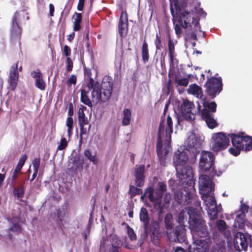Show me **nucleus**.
Wrapping results in <instances>:
<instances>
[{"instance_id":"1","label":"nucleus","mask_w":252,"mask_h":252,"mask_svg":"<svg viewBox=\"0 0 252 252\" xmlns=\"http://www.w3.org/2000/svg\"><path fill=\"white\" fill-rule=\"evenodd\" d=\"M189 150L185 147L181 146L176 152L173 157V162L175 165L177 176L180 182L187 186H184V193L182 189L178 190L175 194V200L180 204L186 205L188 204L191 200L194 192V182L193 181V170L191 167L184 166L189 159Z\"/></svg>"},{"instance_id":"2","label":"nucleus","mask_w":252,"mask_h":252,"mask_svg":"<svg viewBox=\"0 0 252 252\" xmlns=\"http://www.w3.org/2000/svg\"><path fill=\"white\" fill-rule=\"evenodd\" d=\"M112 85V80H110L108 78H104L101 84L103 90L102 93L99 83L95 82L92 78H90L87 85L84 87L81 91V100L82 102L89 106H92L91 100L88 96V94L91 89H93L92 99L94 103H97L100 101H105L108 100L111 95Z\"/></svg>"},{"instance_id":"3","label":"nucleus","mask_w":252,"mask_h":252,"mask_svg":"<svg viewBox=\"0 0 252 252\" xmlns=\"http://www.w3.org/2000/svg\"><path fill=\"white\" fill-rule=\"evenodd\" d=\"M172 132L173 121L172 118L168 115L166 121L161 122L158 129L157 153L162 164L165 159L166 155L171 150L170 142Z\"/></svg>"},{"instance_id":"4","label":"nucleus","mask_w":252,"mask_h":252,"mask_svg":"<svg viewBox=\"0 0 252 252\" xmlns=\"http://www.w3.org/2000/svg\"><path fill=\"white\" fill-rule=\"evenodd\" d=\"M170 9L174 22L178 21L184 28L190 27L195 31L199 30L198 19L196 18L192 13L186 10H181L177 7L174 8L172 5Z\"/></svg>"},{"instance_id":"5","label":"nucleus","mask_w":252,"mask_h":252,"mask_svg":"<svg viewBox=\"0 0 252 252\" xmlns=\"http://www.w3.org/2000/svg\"><path fill=\"white\" fill-rule=\"evenodd\" d=\"M172 216L170 214H167L164 219L168 239L170 241L173 242H178L179 243L185 242L186 236L185 226L181 224L176 227L175 231H172Z\"/></svg>"},{"instance_id":"6","label":"nucleus","mask_w":252,"mask_h":252,"mask_svg":"<svg viewBox=\"0 0 252 252\" xmlns=\"http://www.w3.org/2000/svg\"><path fill=\"white\" fill-rule=\"evenodd\" d=\"M251 242V235L248 233H238L234 240L228 241L227 252H241L242 250H246Z\"/></svg>"},{"instance_id":"7","label":"nucleus","mask_w":252,"mask_h":252,"mask_svg":"<svg viewBox=\"0 0 252 252\" xmlns=\"http://www.w3.org/2000/svg\"><path fill=\"white\" fill-rule=\"evenodd\" d=\"M200 211L195 218L194 216L191 215L190 220H189V228L193 238L195 236L204 237L207 236L208 233L205 221L200 217Z\"/></svg>"},{"instance_id":"8","label":"nucleus","mask_w":252,"mask_h":252,"mask_svg":"<svg viewBox=\"0 0 252 252\" xmlns=\"http://www.w3.org/2000/svg\"><path fill=\"white\" fill-rule=\"evenodd\" d=\"M166 186L164 183L159 182L156 190H154L151 187L147 188L145 189L144 195L141 196V199L144 200L145 197H148L154 204L155 207L160 208L162 194L166 190Z\"/></svg>"},{"instance_id":"9","label":"nucleus","mask_w":252,"mask_h":252,"mask_svg":"<svg viewBox=\"0 0 252 252\" xmlns=\"http://www.w3.org/2000/svg\"><path fill=\"white\" fill-rule=\"evenodd\" d=\"M229 144L228 135L223 132H219L212 134L209 146L213 151L218 152L226 149Z\"/></svg>"},{"instance_id":"10","label":"nucleus","mask_w":252,"mask_h":252,"mask_svg":"<svg viewBox=\"0 0 252 252\" xmlns=\"http://www.w3.org/2000/svg\"><path fill=\"white\" fill-rule=\"evenodd\" d=\"M201 111V105L198 102L195 105L192 102L188 99L184 100L181 105L180 112L183 118L187 121H192L195 119V115Z\"/></svg>"},{"instance_id":"11","label":"nucleus","mask_w":252,"mask_h":252,"mask_svg":"<svg viewBox=\"0 0 252 252\" xmlns=\"http://www.w3.org/2000/svg\"><path fill=\"white\" fill-rule=\"evenodd\" d=\"M201 198L204 201L208 216L210 220H213L218 217V213L221 211V207L217 206L216 201L213 193L208 194H201Z\"/></svg>"},{"instance_id":"12","label":"nucleus","mask_w":252,"mask_h":252,"mask_svg":"<svg viewBox=\"0 0 252 252\" xmlns=\"http://www.w3.org/2000/svg\"><path fill=\"white\" fill-rule=\"evenodd\" d=\"M214 157L213 154L208 151L202 152L199 163V171L205 172L211 169L214 165Z\"/></svg>"},{"instance_id":"13","label":"nucleus","mask_w":252,"mask_h":252,"mask_svg":"<svg viewBox=\"0 0 252 252\" xmlns=\"http://www.w3.org/2000/svg\"><path fill=\"white\" fill-rule=\"evenodd\" d=\"M120 244V241L118 237L115 235H112L101 241L100 249L105 252H118V248Z\"/></svg>"},{"instance_id":"14","label":"nucleus","mask_w":252,"mask_h":252,"mask_svg":"<svg viewBox=\"0 0 252 252\" xmlns=\"http://www.w3.org/2000/svg\"><path fill=\"white\" fill-rule=\"evenodd\" d=\"M205 87L209 95L215 96L217 94H219L222 89L221 78L209 79L205 84Z\"/></svg>"},{"instance_id":"15","label":"nucleus","mask_w":252,"mask_h":252,"mask_svg":"<svg viewBox=\"0 0 252 252\" xmlns=\"http://www.w3.org/2000/svg\"><path fill=\"white\" fill-rule=\"evenodd\" d=\"M234 137L235 144L241 146L242 150L250 151L252 150V137L246 135L244 133L239 134H232Z\"/></svg>"},{"instance_id":"16","label":"nucleus","mask_w":252,"mask_h":252,"mask_svg":"<svg viewBox=\"0 0 252 252\" xmlns=\"http://www.w3.org/2000/svg\"><path fill=\"white\" fill-rule=\"evenodd\" d=\"M199 188L200 194H208L214 189L212 181L208 176L201 175L199 179Z\"/></svg>"},{"instance_id":"17","label":"nucleus","mask_w":252,"mask_h":252,"mask_svg":"<svg viewBox=\"0 0 252 252\" xmlns=\"http://www.w3.org/2000/svg\"><path fill=\"white\" fill-rule=\"evenodd\" d=\"M209 245L204 240H194L189 248V252H208Z\"/></svg>"},{"instance_id":"18","label":"nucleus","mask_w":252,"mask_h":252,"mask_svg":"<svg viewBox=\"0 0 252 252\" xmlns=\"http://www.w3.org/2000/svg\"><path fill=\"white\" fill-rule=\"evenodd\" d=\"M19 74L18 71V63H14L10 70L8 79L9 88L12 91L14 90L17 85Z\"/></svg>"},{"instance_id":"19","label":"nucleus","mask_w":252,"mask_h":252,"mask_svg":"<svg viewBox=\"0 0 252 252\" xmlns=\"http://www.w3.org/2000/svg\"><path fill=\"white\" fill-rule=\"evenodd\" d=\"M234 226L240 229L247 227L252 232V224L245 219V215L238 214L234 221Z\"/></svg>"},{"instance_id":"20","label":"nucleus","mask_w":252,"mask_h":252,"mask_svg":"<svg viewBox=\"0 0 252 252\" xmlns=\"http://www.w3.org/2000/svg\"><path fill=\"white\" fill-rule=\"evenodd\" d=\"M127 17L126 12H122L118 25V31L121 36H125L128 30Z\"/></svg>"},{"instance_id":"21","label":"nucleus","mask_w":252,"mask_h":252,"mask_svg":"<svg viewBox=\"0 0 252 252\" xmlns=\"http://www.w3.org/2000/svg\"><path fill=\"white\" fill-rule=\"evenodd\" d=\"M200 211L193 208L186 207L183 210L179 215L178 221L180 223L184 222L185 220H186L187 215L189 216V220H190V216H194V218L197 216L198 213Z\"/></svg>"},{"instance_id":"22","label":"nucleus","mask_w":252,"mask_h":252,"mask_svg":"<svg viewBox=\"0 0 252 252\" xmlns=\"http://www.w3.org/2000/svg\"><path fill=\"white\" fill-rule=\"evenodd\" d=\"M145 167L144 165H137L135 167L134 176L135 178V184L138 187L143 185L145 176L144 172Z\"/></svg>"},{"instance_id":"23","label":"nucleus","mask_w":252,"mask_h":252,"mask_svg":"<svg viewBox=\"0 0 252 252\" xmlns=\"http://www.w3.org/2000/svg\"><path fill=\"white\" fill-rule=\"evenodd\" d=\"M202 141L200 135L195 132H191L188 136L187 140V146L191 148L200 144Z\"/></svg>"},{"instance_id":"24","label":"nucleus","mask_w":252,"mask_h":252,"mask_svg":"<svg viewBox=\"0 0 252 252\" xmlns=\"http://www.w3.org/2000/svg\"><path fill=\"white\" fill-rule=\"evenodd\" d=\"M202 118L205 120L208 126L211 129L217 126V123L213 117V115L208 110H204L201 112Z\"/></svg>"},{"instance_id":"25","label":"nucleus","mask_w":252,"mask_h":252,"mask_svg":"<svg viewBox=\"0 0 252 252\" xmlns=\"http://www.w3.org/2000/svg\"><path fill=\"white\" fill-rule=\"evenodd\" d=\"M19 18V13L17 12H15L12 18L11 30V34L13 36H19L21 33L20 28L18 24V21Z\"/></svg>"},{"instance_id":"26","label":"nucleus","mask_w":252,"mask_h":252,"mask_svg":"<svg viewBox=\"0 0 252 252\" xmlns=\"http://www.w3.org/2000/svg\"><path fill=\"white\" fill-rule=\"evenodd\" d=\"M187 92L189 94H192L198 98H202L203 93L202 89L196 84L190 85L187 90Z\"/></svg>"},{"instance_id":"27","label":"nucleus","mask_w":252,"mask_h":252,"mask_svg":"<svg viewBox=\"0 0 252 252\" xmlns=\"http://www.w3.org/2000/svg\"><path fill=\"white\" fill-rule=\"evenodd\" d=\"M32 77L36 80V86L39 89L44 90L45 89V85L43 80L41 73L38 71H33L32 73Z\"/></svg>"},{"instance_id":"28","label":"nucleus","mask_w":252,"mask_h":252,"mask_svg":"<svg viewBox=\"0 0 252 252\" xmlns=\"http://www.w3.org/2000/svg\"><path fill=\"white\" fill-rule=\"evenodd\" d=\"M151 237L153 242L155 245H157L158 243V239L159 237L158 224L157 223H154L152 228H151Z\"/></svg>"},{"instance_id":"29","label":"nucleus","mask_w":252,"mask_h":252,"mask_svg":"<svg viewBox=\"0 0 252 252\" xmlns=\"http://www.w3.org/2000/svg\"><path fill=\"white\" fill-rule=\"evenodd\" d=\"M202 104L203 106V109L200 111L203 112L204 110H208L211 112H215L216 111L217 104L215 102H209L205 101L204 99H201Z\"/></svg>"},{"instance_id":"30","label":"nucleus","mask_w":252,"mask_h":252,"mask_svg":"<svg viewBox=\"0 0 252 252\" xmlns=\"http://www.w3.org/2000/svg\"><path fill=\"white\" fill-rule=\"evenodd\" d=\"M84 155L94 164L98 163L99 158L95 153H93L89 150L86 149L84 152Z\"/></svg>"},{"instance_id":"31","label":"nucleus","mask_w":252,"mask_h":252,"mask_svg":"<svg viewBox=\"0 0 252 252\" xmlns=\"http://www.w3.org/2000/svg\"><path fill=\"white\" fill-rule=\"evenodd\" d=\"M230 137L231 138L232 147L229 149V152L231 155L234 156H237L240 154L241 151L242 150L241 149V146L240 145L235 144L234 143V137L232 134H231Z\"/></svg>"},{"instance_id":"32","label":"nucleus","mask_w":252,"mask_h":252,"mask_svg":"<svg viewBox=\"0 0 252 252\" xmlns=\"http://www.w3.org/2000/svg\"><path fill=\"white\" fill-rule=\"evenodd\" d=\"M85 109H86V108L85 107H82L80 108L78 111L79 122L81 128H83L84 125L87 124V122L85 118L84 114Z\"/></svg>"},{"instance_id":"33","label":"nucleus","mask_w":252,"mask_h":252,"mask_svg":"<svg viewBox=\"0 0 252 252\" xmlns=\"http://www.w3.org/2000/svg\"><path fill=\"white\" fill-rule=\"evenodd\" d=\"M140 219L141 221H143L145 227H147V224L148 222V215L147 210L144 208H142L140 212ZM145 231L147 232L146 228H145Z\"/></svg>"},{"instance_id":"34","label":"nucleus","mask_w":252,"mask_h":252,"mask_svg":"<svg viewBox=\"0 0 252 252\" xmlns=\"http://www.w3.org/2000/svg\"><path fill=\"white\" fill-rule=\"evenodd\" d=\"M123 124L125 126H127L130 124L131 120V111L128 109H125L123 111Z\"/></svg>"},{"instance_id":"35","label":"nucleus","mask_w":252,"mask_h":252,"mask_svg":"<svg viewBox=\"0 0 252 252\" xmlns=\"http://www.w3.org/2000/svg\"><path fill=\"white\" fill-rule=\"evenodd\" d=\"M27 157L25 154L22 155L20 158L18 162V164L15 169V171L16 172H20L21 169L22 168L23 165L25 164L26 160H27Z\"/></svg>"},{"instance_id":"36","label":"nucleus","mask_w":252,"mask_h":252,"mask_svg":"<svg viewBox=\"0 0 252 252\" xmlns=\"http://www.w3.org/2000/svg\"><path fill=\"white\" fill-rule=\"evenodd\" d=\"M142 58L144 62H147L149 59V50L147 43L144 41L142 49Z\"/></svg>"},{"instance_id":"37","label":"nucleus","mask_w":252,"mask_h":252,"mask_svg":"<svg viewBox=\"0 0 252 252\" xmlns=\"http://www.w3.org/2000/svg\"><path fill=\"white\" fill-rule=\"evenodd\" d=\"M73 124V118L71 117H67L66 121V126L67 127V134L68 137H70L72 134Z\"/></svg>"},{"instance_id":"38","label":"nucleus","mask_w":252,"mask_h":252,"mask_svg":"<svg viewBox=\"0 0 252 252\" xmlns=\"http://www.w3.org/2000/svg\"><path fill=\"white\" fill-rule=\"evenodd\" d=\"M175 82L179 85L187 86L189 84V79L186 78H176Z\"/></svg>"},{"instance_id":"39","label":"nucleus","mask_w":252,"mask_h":252,"mask_svg":"<svg viewBox=\"0 0 252 252\" xmlns=\"http://www.w3.org/2000/svg\"><path fill=\"white\" fill-rule=\"evenodd\" d=\"M129 192L131 196H135L136 194L141 193L142 190L139 188L132 186L130 187Z\"/></svg>"},{"instance_id":"40","label":"nucleus","mask_w":252,"mask_h":252,"mask_svg":"<svg viewBox=\"0 0 252 252\" xmlns=\"http://www.w3.org/2000/svg\"><path fill=\"white\" fill-rule=\"evenodd\" d=\"M67 144L68 141L65 138H62L60 140L57 150H63L64 149L67 147Z\"/></svg>"},{"instance_id":"41","label":"nucleus","mask_w":252,"mask_h":252,"mask_svg":"<svg viewBox=\"0 0 252 252\" xmlns=\"http://www.w3.org/2000/svg\"><path fill=\"white\" fill-rule=\"evenodd\" d=\"M127 232L128 237L131 241L136 240V236L135 233L133 230L128 226H127Z\"/></svg>"},{"instance_id":"42","label":"nucleus","mask_w":252,"mask_h":252,"mask_svg":"<svg viewBox=\"0 0 252 252\" xmlns=\"http://www.w3.org/2000/svg\"><path fill=\"white\" fill-rule=\"evenodd\" d=\"M169 54L171 60H173L174 53V45L171 40L168 42Z\"/></svg>"},{"instance_id":"43","label":"nucleus","mask_w":252,"mask_h":252,"mask_svg":"<svg viewBox=\"0 0 252 252\" xmlns=\"http://www.w3.org/2000/svg\"><path fill=\"white\" fill-rule=\"evenodd\" d=\"M217 225L218 229L220 231H223L225 230L226 228V224L224 221L222 220H219L217 222Z\"/></svg>"},{"instance_id":"44","label":"nucleus","mask_w":252,"mask_h":252,"mask_svg":"<svg viewBox=\"0 0 252 252\" xmlns=\"http://www.w3.org/2000/svg\"><path fill=\"white\" fill-rule=\"evenodd\" d=\"M40 161L39 158H36L32 160V164L34 171L38 172L40 166Z\"/></svg>"},{"instance_id":"45","label":"nucleus","mask_w":252,"mask_h":252,"mask_svg":"<svg viewBox=\"0 0 252 252\" xmlns=\"http://www.w3.org/2000/svg\"><path fill=\"white\" fill-rule=\"evenodd\" d=\"M211 170V175L212 176H219L221 175L223 173L222 170H221L220 169H216L214 166L212 167V168Z\"/></svg>"},{"instance_id":"46","label":"nucleus","mask_w":252,"mask_h":252,"mask_svg":"<svg viewBox=\"0 0 252 252\" xmlns=\"http://www.w3.org/2000/svg\"><path fill=\"white\" fill-rule=\"evenodd\" d=\"M76 82V77L75 75L72 74L68 80L67 81V84L68 86H70L72 85H75Z\"/></svg>"},{"instance_id":"47","label":"nucleus","mask_w":252,"mask_h":252,"mask_svg":"<svg viewBox=\"0 0 252 252\" xmlns=\"http://www.w3.org/2000/svg\"><path fill=\"white\" fill-rule=\"evenodd\" d=\"M248 206L243 204L241 205L240 210L238 212V214H243L244 215H245V213L248 212Z\"/></svg>"},{"instance_id":"48","label":"nucleus","mask_w":252,"mask_h":252,"mask_svg":"<svg viewBox=\"0 0 252 252\" xmlns=\"http://www.w3.org/2000/svg\"><path fill=\"white\" fill-rule=\"evenodd\" d=\"M14 193L17 197L20 198L24 194V189L23 188L15 189L14 191Z\"/></svg>"},{"instance_id":"49","label":"nucleus","mask_w":252,"mask_h":252,"mask_svg":"<svg viewBox=\"0 0 252 252\" xmlns=\"http://www.w3.org/2000/svg\"><path fill=\"white\" fill-rule=\"evenodd\" d=\"M66 63H67V70L68 71H70L72 70L73 67V63L71 61V59L69 57H67L66 59Z\"/></svg>"},{"instance_id":"50","label":"nucleus","mask_w":252,"mask_h":252,"mask_svg":"<svg viewBox=\"0 0 252 252\" xmlns=\"http://www.w3.org/2000/svg\"><path fill=\"white\" fill-rule=\"evenodd\" d=\"M63 51L64 55L65 56L69 57L71 53V50L67 45H65L64 46Z\"/></svg>"},{"instance_id":"51","label":"nucleus","mask_w":252,"mask_h":252,"mask_svg":"<svg viewBox=\"0 0 252 252\" xmlns=\"http://www.w3.org/2000/svg\"><path fill=\"white\" fill-rule=\"evenodd\" d=\"M75 17L74 18V23H80L82 20V15L80 13H75Z\"/></svg>"},{"instance_id":"52","label":"nucleus","mask_w":252,"mask_h":252,"mask_svg":"<svg viewBox=\"0 0 252 252\" xmlns=\"http://www.w3.org/2000/svg\"><path fill=\"white\" fill-rule=\"evenodd\" d=\"M84 1H85V0H79L78 5H77L78 10L82 11L83 10Z\"/></svg>"},{"instance_id":"53","label":"nucleus","mask_w":252,"mask_h":252,"mask_svg":"<svg viewBox=\"0 0 252 252\" xmlns=\"http://www.w3.org/2000/svg\"><path fill=\"white\" fill-rule=\"evenodd\" d=\"M80 29V23L73 22V31L75 32L78 31Z\"/></svg>"},{"instance_id":"54","label":"nucleus","mask_w":252,"mask_h":252,"mask_svg":"<svg viewBox=\"0 0 252 252\" xmlns=\"http://www.w3.org/2000/svg\"><path fill=\"white\" fill-rule=\"evenodd\" d=\"M175 31L177 35H180L181 33V29L177 24L175 25Z\"/></svg>"},{"instance_id":"55","label":"nucleus","mask_w":252,"mask_h":252,"mask_svg":"<svg viewBox=\"0 0 252 252\" xmlns=\"http://www.w3.org/2000/svg\"><path fill=\"white\" fill-rule=\"evenodd\" d=\"M13 231H18L20 230V225L18 224H13V226L11 228Z\"/></svg>"},{"instance_id":"56","label":"nucleus","mask_w":252,"mask_h":252,"mask_svg":"<svg viewBox=\"0 0 252 252\" xmlns=\"http://www.w3.org/2000/svg\"><path fill=\"white\" fill-rule=\"evenodd\" d=\"M49 9H50V15L51 16H53V13L54 12V6L52 3H50L49 4Z\"/></svg>"},{"instance_id":"57","label":"nucleus","mask_w":252,"mask_h":252,"mask_svg":"<svg viewBox=\"0 0 252 252\" xmlns=\"http://www.w3.org/2000/svg\"><path fill=\"white\" fill-rule=\"evenodd\" d=\"M18 174H19V172H16V171L14 170L11 175L12 180H15L18 176Z\"/></svg>"},{"instance_id":"58","label":"nucleus","mask_w":252,"mask_h":252,"mask_svg":"<svg viewBox=\"0 0 252 252\" xmlns=\"http://www.w3.org/2000/svg\"><path fill=\"white\" fill-rule=\"evenodd\" d=\"M177 0H170V1H171V5H172L174 8L177 7ZM171 7V6H170V7Z\"/></svg>"},{"instance_id":"59","label":"nucleus","mask_w":252,"mask_h":252,"mask_svg":"<svg viewBox=\"0 0 252 252\" xmlns=\"http://www.w3.org/2000/svg\"><path fill=\"white\" fill-rule=\"evenodd\" d=\"M74 36H75L74 33L72 32V33H71V34H70L69 35H68L67 39L69 41H71L73 39V38L74 37Z\"/></svg>"},{"instance_id":"60","label":"nucleus","mask_w":252,"mask_h":252,"mask_svg":"<svg viewBox=\"0 0 252 252\" xmlns=\"http://www.w3.org/2000/svg\"><path fill=\"white\" fill-rule=\"evenodd\" d=\"M5 179V174H0V186H1L3 181Z\"/></svg>"},{"instance_id":"61","label":"nucleus","mask_w":252,"mask_h":252,"mask_svg":"<svg viewBox=\"0 0 252 252\" xmlns=\"http://www.w3.org/2000/svg\"><path fill=\"white\" fill-rule=\"evenodd\" d=\"M175 252H185V251L181 247H177L175 249Z\"/></svg>"},{"instance_id":"62","label":"nucleus","mask_w":252,"mask_h":252,"mask_svg":"<svg viewBox=\"0 0 252 252\" xmlns=\"http://www.w3.org/2000/svg\"><path fill=\"white\" fill-rule=\"evenodd\" d=\"M68 114L69 116V117H71L72 115H73V109L71 106H70L69 108Z\"/></svg>"},{"instance_id":"63","label":"nucleus","mask_w":252,"mask_h":252,"mask_svg":"<svg viewBox=\"0 0 252 252\" xmlns=\"http://www.w3.org/2000/svg\"><path fill=\"white\" fill-rule=\"evenodd\" d=\"M165 198L166 200V202H168L171 198V195L170 194H166Z\"/></svg>"},{"instance_id":"64","label":"nucleus","mask_w":252,"mask_h":252,"mask_svg":"<svg viewBox=\"0 0 252 252\" xmlns=\"http://www.w3.org/2000/svg\"><path fill=\"white\" fill-rule=\"evenodd\" d=\"M37 172H35V171H34V173H33V174L32 175V178L31 179V181H33L35 179V177L37 175Z\"/></svg>"}]
</instances>
